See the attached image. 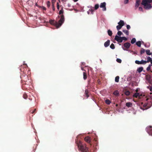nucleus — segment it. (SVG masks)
<instances>
[{"mask_svg": "<svg viewBox=\"0 0 152 152\" xmlns=\"http://www.w3.org/2000/svg\"><path fill=\"white\" fill-rule=\"evenodd\" d=\"M60 19L58 22V28L60 27L63 23L64 21V16L63 15H61L60 16Z\"/></svg>", "mask_w": 152, "mask_h": 152, "instance_id": "nucleus-3", "label": "nucleus"}, {"mask_svg": "<svg viewBox=\"0 0 152 152\" xmlns=\"http://www.w3.org/2000/svg\"><path fill=\"white\" fill-rule=\"evenodd\" d=\"M116 106H118V104H116Z\"/></svg>", "mask_w": 152, "mask_h": 152, "instance_id": "nucleus-58", "label": "nucleus"}, {"mask_svg": "<svg viewBox=\"0 0 152 152\" xmlns=\"http://www.w3.org/2000/svg\"><path fill=\"white\" fill-rule=\"evenodd\" d=\"M89 11L91 12V13L93 14V12H94V10L92 9H90Z\"/></svg>", "mask_w": 152, "mask_h": 152, "instance_id": "nucleus-44", "label": "nucleus"}, {"mask_svg": "<svg viewBox=\"0 0 152 152\" xmlns=\"http://www.w3.org/2000/svg\"><path fill=\"white\" fill-rule=\"evenodd\" d=\"M147 103H145L143 105V107H146L147 106Z\"/></svg>", "mask_w": 152, "mask_h": 152, "instance_id": "nucleus-48", "label": "nucleus"}, {"mask_svg": "<svg viewBox=\"0 0 152 152\" xmlns=\"http://www.w3.org/2000/svg\"><path fill=\"white\" fill-rule=\"evenodd\" d=\"M124 47L127 49H129L131 46V44L129 42H126L124 45Z\"/></svg>", "mask_w": 152, "mask_h": 152, "instance_id": "nucleus-12", "label": "nucleus"}, {"mask_svg": "<svg viewBox=\"0 0 152 152\" xmlns=\"http://www.w3.org/2000/svg\"><path fill=\"white\" fill-rule=\"evenodd\" d=\"M75 142L79 150L81 152H87L88 151V148L85 144H83L80 140H75Z\"/></svg>", "mask_w": 152, "mask_h": 152, "instance_id": "nucleus-1", "label": "nucleus"}, {"mask_svg": "<svg viewBox=\"0 0 152 152\" xmlns=\"http://www.w3.org/2000/svg\"><path fill=\"white\" fill-rule=\"evenodd\" d=\"M139 10L140 11H142V7H140L139 8Z\"/></svg>", "mask_w": 152, "mask_h": 152, "instance_id": "nucleus-52", "label": "nucleus"}, {"mask_svg": "<svg viewBox=\"0 0 152 152\" xmlns=\"http://www.w3.org/2000/svg\"><path fill=\"white\" fill-rule=\"evenodd\" d=\"M149 108V107L147 108H146V109H148V108Z\"/></svg>", "mask_w": 152, "mask_h": 152, "instance_id": "nucleus-59", "label": "nucleus"}, {"mask_svg": "<svg viewBox=\"0 0 152 152\" xmlns=\"http://www.w3.org/2000/svg\"><path fill=\"white\" fill-rule=\"evenodd\" d=\"M44 10H46V8L45 7H43V8H42Z\"/></svg>", "mask_w": 152, "mask_h": 152, "instance_id": "nucleus-53", "label": "nucleus"}, {"mask_svg": "<svg viewBox=\"0 0 152 152\" xmlns=\"http://www.w3.org/2000/svg\"><path fill=\"white\" fill-rule=\"evenodd\" d=\"M149 89L150 91H152V86L150 87Z\"/></svg>", "mask_w": 152, "mask_h": 152, "instance_id": "nucleus-51", "label": "nucleus"}, {"mask_svg": "<svg viewBox=\"0 0 152 152\" xmlns=\"http://www.w3.org/2000/svg\"><path fill=\"white\" fill-rule=\"evenodd\" d=\"M123 31L125 33L126 35H128L129 34V31L126 30H123Z\"/></svg>", "mask_w": 152, "mask_h": 152, "instance_id": "nucleus-31", "label": "nucleus"}, {"mask_svg": "<svg viewBox=\"0 0 152 152\" xmlns=\"http://www.w3.org/2000/svg\"><path fill=\"white\" fill-rule=\"evenodd\" d=\"M151 78H152V76L151 75Z\"/></svg>", "mask_w": 152, "mask_h": 152, "instance_id": "nucleus-62", "label": "nucleus"}, {"mask_svg": "<svg viewBox=\"0 0 152 152\" xmlns=\"http://www.w3.org/2000/svg\"><path fill=\"white\" fill-rule=\"evenodd\" d=\"M106 3L105 2L102 3L101 4L100 7L101 8H103V10L104 11H106Z\"/></svg>", "mask_w": 152, "mask_h": 152, "instance_id": "nucleus-11", "label": "nucleus"}, {"mask_svg": "<svg viewBox=\"0 0 152 152\" xmlns=\"http://www.w3.org/2000/svg\"><path fill=\"white\" fill-rule=\"evenodd\" d=\"M23 97L24 99H26L27 98L28 96L26 94H23Z\"/></svg>", "mask_w": 152, "mask_h": 152, "instance_id": "nucleus-39", "label": "nucleus"}, {"mask_svg": "<svg viewBox=\"0 0 152 152\" xmlns=\"http://www.w3.org/2000/svg\"><path fill=\"white\" fill-rule=\"evenodd\" d=\"M126 28H127L128 30L130 29L131 28L130 26V25H126Z\"/></svg>", "mask_w": 152, "mask_h": 152, "instance_id": "nucleus-45", "label": "nucleus"}, {"mask_svg": "<svg viewBox=\"0 0 152 152\" xmlns=\"http://www.w3.org/2000/svg\"><path fill=\"white\" fill-rule=\"evenodd\" d=\"M49 22L51 24L54 25L57 28H58V22H57L55 21L54 20H49Z\"/></svg>", "mask_w": 152, "mask_h": 152, "instance_id": "nucleus-9", "label": "nucleus"}, {"mask_svg": "<svg viewBox=\"0 0 152 152\" xmlns=\"http://www.w3.org/2000/svg\"><path fill=\"white\" fill-rule=\"evenodd\" d=\"M83 79L84 80H86L87 78V73L85 72H83Z\"/></svg>", "mask_w": 152, "mask_h": 152, "instance_id": "nucleus-19", "label": "nucleus"}, {"mask_svg": "<svg viewBox=\"0 0 152 152\" xmlns=\"http://www.w3.org/2000/svg\"><path fill=\"white\" fill-rule=\"evenodd\" d=\"M47 6L48 7H49L50 5V3L49 1H48L47 4Z\"/></svg>", "mask_w": 152, "mask_h": 152, "instance_id": "nucleus-41", "label": "nucleus"}, {"mask_svg": "<svg viewBox=\"0 0 152 152\" xmlns=\"http://www.w3.org/2000/svg\"><path fill=\"white\" fill-rule=\"evenodd\" d=\"M136 41V39L135 38H133L131 40V43L132 44H134Z\"/></svg>", "mask_w": 152, "mask_h": 152, "instance_id": "nucleus-27", "label": "nucleus"}, {"mask_svg": "<svg viewBox=\"0 0 152 152\" xmlns=\"http://www.w3.org/2000/svg\"><path fill=\"white\" fill-rule=\"evenodd\" d=\"M99 5L98 4L95 5L94 7V9L95 10H97L99 7Z\"/></svg>", "mask_w": 152, "mask_h": 152, "instance_id": "nucleus-37", "label": "nucleus"}, {"mask_svg": "<svg viewBox=\"0 0 152 152\" xmlns=\"http://www.w3.org/2000/svg\"><path fill=\"white\" fill-rule=\"evenodd\" d=\"M105 102L106 104H110L111 102L109 100L107 99L105 101Z\"/></svg>", "mask_w": 152, "mask_h": 152, "instance_id": "nucleus-32", "label": "nucleus"}, {"mask_svg": "<svg viewBox=\"0 0 152 152\" xmlns=\"http://www.w3.org/2000/svg\"><path fill=\"white\" fill-rule=\"evenodd\" d=\"M78 0H73L75 2H76Z\"/></svg>", "mask_w": 152, "mask_h": 152, "instance_id": "nucleus-54", "label": "nucleus"}, {"mask_svg": "<svg viewBox=\"0 0 152 152\" xmlns=\"http://www.w3.org/2000/svg\"><path fill=\"white\" fill-rule=\"evenodd\" d=\"M143 69V67H139V68H138L137 69V71L138 72L140 73L142 71Z\"/></svg>", "mask_w": 152, "mask_h": 152, "instance_id": "nucleus-22", "label": "nucleus"}, {"mask_svg": "<svg viewBox=\"0 0 152 152\" xmlns=\"http://www.w3.org/2000/svg\"><path fill=\"white\" fill-rule=\"evenodd\" d=\"M123 26H121V25H118L117 26H116V28L117 30L119 31L120 29Z\"/></svg>", "mask_w": 152, "mask_h": 152, "instance_id": "nucleus-26", "label": "nucleus"}, {"mask_svg": "<svg viewBox=\"0 0 152 152\" xmlns=\"http://www.w3.org/2000/svg\"><path fill=\"white\" fill-rule=\"evenodd\" d=\"M118 25H120L122 26H123L124 25V21L122 20H120V21L118 23Z\"/></svg>", "mask_w": 152, "mask_h": 152, "instance_id": "nucleus-17", "label": "nucleus"}, {"mask_svg": "<svg viewBox=\"0 0 152 152\" xmlns=\"http://www.w3.org/2000/svg\"><path fill=\"white\" fill-rule=\"evenodd\" d=\"M151 65H149V66L147 67V69H146V70L148 71H150H150L151 72H152V71H151L150 70H151Z\"/></svg>", "mask_w": 152, "mask_h": 152, "instance_id": "nucleus-29", "label": "nucleus"}, {"mask_svg": "<svg viewBox=\"0 0 152 152\" xmlns=\"http://www.w3.org/2000/svg\"><path fill=\"white\" fill-rule=\"evenodd\" d=\"M88 91L87 89H86L85 90V94L87 98L89 97V95L88 94Z\"/></svg>", "mask_w": 152, "mask_h": 152, "instance_id": "nucleus-20", "label": "nucleus"}, {"mask_svg": "<svg viewBox=\"0 0 152 152\" xmlns=\"http://www.w3.org/2000/svg\"><path fill=\"white\" fill-rule=\"evenodd\" d=\"M107 32L108 34L109 35V36H112L113 34L112 32V31H111L110 30H108L107 31Z\"/></svg>", "mask_w": 152, "mask_h": 152, "instance_id": "nucleus-25", "label": "nucleus"}, {"mask_svg": "<svg viewBox=\"0 0 152 152\" xmlns=\"http://www.w3.org/2000/svg\"><path fill=\"white\" fill-rule=\"evenodd\" d=\"M78 136H77L76 137V138H77V137H78Z\"/></svg>", "mask_w": 152, "mask_h": 152, "instance_id": "nucleus-60", "label": "nucleus"}, {"mask_svg": "<svg viewBox=\"0 0 152 152\" xmlns=\"http://www.w3.org/2000/svg\"><path fill=\"white\" fill-rule=\"evenodd\" d=\"M21 80L23 82H26L28 80V76L26 75V73L20 76Z\"/></svg>", "mask_w": 152, "mask_h": 152, "instance_id": "nucleus-4", "label": "nucleus"}, {"mask_svg": "<svg viewBox=\"0 0 152 152\" xmlns=\"http://www.w3.org/2000/svg\"><path fill=\"white\" fill-rule=\"evenodd\" d=\"M114 39L115 40L119 43H121L123 41L122 37H119L118 35L115 36Z\"/></svg>", "mask_w": 152, "mask_h": 152, "instance_id": "nucleus-8", "label": "nucleus"}, {"mask_svg": "<svg viewBox=\"0 0 152 152\" xmlns=\"http://www.w3.org/2000/svg\"><path fill=\"white\" fill-rule=\"evenodd\" d=\"M84 140L88 143H90L91 142V138L89 137H86L85 138Z\"/></svg>", "mask_w": 152, "mask_h": 152, "instance_id": "nucleus-13", "label": "nucleus"}, {"mask_svg": "<svg viewBox=\"0 0 152 152\" xmlns=\"http://www.w3.org/2000/svg\"><path fill=\"white\" fill-rule=\"evenodd\" d=\"M146 79L148 83L152 84V78H151V75H147L145 76Z\"/></svg>", "mask_w": 152, "mask_h": 152, "instance_id": "nucleus-6", "label": "nucleus"}, {"mask_svg": "<svg viewBox=\"0 0 152 152\" xmlns=\"http://www.w3.org/2000/svg\"><path fill=\"white\" fill-rule=\"evenodd\" d=\"M145 50L143 48H142L140 51V53L141 54H142L144 53L145 52Z\"/></svg>", "mask_w": 152, "mask_h": 152, "instance_id": "nucleus-34", "label": "nucleus"}, {"mask_svg": "<svg viewBox=\"0 0 152 152\" xmlns=\"http://www.w3.org/2000/svg\"><path fill=\"white\" fill-rule=\"evenodd\" d=\"M51 1H52V4H54L55 3V2L56 1V0H51Z\"/></svg>", "mask_w": 152, "mask_h": 152, "instance_id": "nucleus-49", "label": "nucleus"}, {"mask_svg": "<svg viewBox=\"0 0 152 152\" xmlns=\"http://www.w3.org/2000/svg\"><path fill=\"white\" fill-rule=\"evenodd\" d=\"M128 2H129V0H124V3L125 4L128 3Z\"/></svg>", "mask_w": 152, "mask_h": 152, "instance_id": "nucleus-47", "label": "nucleus"}, {"mask_svg": "<svg viewBox=\"0 0 152 152\" xmlns=\"http://www.w3.org/2000/svg\"><path fill=\"white\" fill-rule=\"evenodd\" d=\"M123 34L120 31H118L117 33V34L119 36H121Z\"/></svg>", "mask_w": 152, "mask_h": 152, "instance_id": "nucleus-38", "label": "nucleus"}, {"mask_svg": "<svg viewBox=\"0 0 152 152\" xmlns=\"http://www.w3.org/2000/svg\"><path fill=\"white\" fill-rule=\"evenodd\" d=\"M140 96V95L139 93H136L134 94V95H133V96L134 97L137 98V97Z\"/></svg>", "mask_w": 152, "mask_h": 152, "instance_id": "nucleus-18", "label": "nucleus"}, {"mask_svg": "<svg viewBox=\"0 0 152 152\" xmlns=\"http://www.w3.org/2000/svg\"><path fill=\"white\" fill-rule=\"evenodd\" d=\"M140 1L139 0H137L136 1V4H135V7L136 9L139 6V5H140Z\"/></svg>", "mask_w": 152, "mask_h": 152, "instance_id": "nucleus-15", "label": "nucleus"}, {"mask_svg": "<svg viewBox=\"0 0 152 152\" xmlns=\"http://www.w3.org/2000/svg\"><path fill=\"white\" fill-rule=\"evenodd\" d=\"M81 69H82V70H83V68L82 67H81Z\"/></svg>", "mask_w": 152, "mask_h": 152, "instance_id": "nucleus-56", "label": "nucleus"}, {"mask_svg": "<svg viewBox=\"0 0 152 152\" xmlns=\"http://www.w3.org/2000/svg\"><path fill=\"white\" fill-rule=\"evenodd\" d=\"M146 131L150 135L152 136V127L151 126H148L146 129Z\"/></svg>", "mask_w": 152, "mask_h": 152, "instance_id": "nucleus-7", "label": "nucleus"}, {"mask_svg": "<svg viewBox=\"0 0 152 152\" xmlns=\"http://www.w3.org/2000/svg\"><path fill=\"white\" fill-rule=\"evenodd\" d=\"M126 105L128 107H130L132 106V103L130 102H128L126 103Z\"/></svg>", "mask_w": 152, "mask_h": 152, "instance_id": "nucleus-16", "label": "nucleus"}, {"mask_svg": "<svg viewBox=\"0 0 152 152\" xmlns=\"http://www.w3.org/2000/svg\"><path fill=\"white\" fill-rule=\"evenodd\" d=\"M57 9L58 10H59V5L58 4V3H57Z\"/></svg>", "mask_w": 152, "mask_h": 152, "instance_id": "nucleus-46", "label": "nucleus"}, {"mask_svg": "<svg viewBox=\"0 0 152 152\" xmlns=\"http://www.w3.org/2000/svg\"><path fill=\"white\" fill-rule=\"evenodd\" d=\"M110 47L112 49H113L115 48V46L113 43H112L110 45Z\"/></svg>", "mask_w": 152, "mask_h": 152, "instance_id": "nucleus-36", "label": "nucleus"}, {"mask_svg": "<svg viewBox=\"0 0 152 152\" xmlns=\"http://www.w3.org/2000/svg\"><path fill=\"white\" fill-rule=\"evenodd\" d=\"M122 48L124 50H126V49H124V47H122Z\"/></svg>", "mask_w": 152, "mask_h": 152, "instance_id": "nucleus-55", "label": "nucleus"}, {"mask_svg": "<svg viewBox=\"0 0 152 152\" xmlns=\"http://www.w3.org/2000/svg\"><path fill=\"white\" fill-rule=\"evenodd\" d=\"M64 12V11L63 8H62L59 12V14L60 15H63V14Z\"/></svg>", "mask_w": 152, "mask_h": 152, "instance_id": "nucleus-35", "label": "nucleus"}, {"mask_svg": "<svg viewBox=\"0 0 152 152\" xmlns=\"http://www.w3.org/2000/svg\"><path fill=\"white\" fill-rule=\"evenodd\" d=\"M136 45L139 47H140L141 46V42L140 41H138L136 43Z\"/></svg>", "mask_w": 152, "mask_h": 152, "instance_id": "nucleus-24", "label": "nucleus"}, {"mask_svg": "<svg viewBox=\"0 0 152 152\" xmlns=\"http://www.w3.org/2000/svg\"><path fill=\"white\" fill-rule=\"evenodd\" d=\"M116 61L119 63H121V60L119 59V58H117V59H116Z\"/></svg>", "mask_w": 152, "mask_h": 152, "instance_id": "nucleus-40", "label": "nucleus"}, {"mask_svg": "<svg viewBox=\"0 0 152 152\" xmlns=\"http://www.w3.org/2000/svg\"><path fill=\"white\" fill-rule=\"evenodd\" d=\"M52 8L53 10V11H54L55 10V7L54 6V4H52Z\"/></svg>", "mask_w": 152, "mask_h": 152, "instance_id": "nucleus-43", "label": "nucleus"}, {"mask_svg": "<svg viewBox=\"0 0 152 152\" xmlns=\"http://www.w3.org/2000/svg\"><path fill=\"white\" fill-rule=\"evenodd\" d=\"M152 61V60L151 58L149 57L148 56L147 57V61H146V63H148L149 62H151V61Z\"/></svg>", "mask_w": 152, "mask_h": 152, "instance_id": "nucleus-21", "label": "nucleus"}, {"mask_svg": "<svg viewBox=\"0 0 152 152\" xmlns=\"http://www.w3.org/2000/svg\"><path fill=\"white\" fill-rule=\"evenodd\" d=\"M152 1V0H143L141 4L144 6L145 8L150 9L152 7V6L151 4L148 3H150Z\"/></svg>", "mask_w": 152, "mask_h": 152, "instance_id": "nucleus-2", "label": "nucleus"}, {"mask_svg": "<svg viewBox=\"0 0 152 152\" xmlns=\"http://www.w3.org/2000/svg\"><path fill=\"white\" fill-rule=\"evenodd\" d=\"M124 94L127 96H129L130 94V92L129 91H126L124 92Z\"/></svg>", "mask_w": 152, "mask_h": 152, "instance_id": "nucleus-23", "label": "nucleus"}, {"mask_svg": "<svg viewBox=\"0 0 152 152\" xmlns=\"http://www.w3.org/2000/svg\"><path fill=\"white\" fill-rule=\"evenodd\" d=\"M119 76H117L115 77V81L116 82H119Z\"/></svg>", "mask_w": 152, "mask_h": 152, "instance_id": "nucleus-30", "label": "nucleus"}, {"mask_svg": "<svg viewBox=\"0 0 152 152\" xmlns=\"http://www.w3.org/2000/svg\"><path fill=\"white\" fill-rule=\"evenodd\" d=\"M146 52L147 55H151V53L150 52V50H146Z\"/></svg>", "mask_w": 152, "mask_h": 152, "instance_id": "nucleus-28", "label": "nucleus"}, {"mask_svg": "<svg viewBox=\"0 0 152 152\" xmlns=\"http://www.w3.org/2000/svg\"><path fill=\"white\" fill-rule=\"evenodd\" d=\"M135 63L138 64H146V61H144L142 60L141 61L136 60Z\"/></svg>", "mask_w": 152, "mask_h": 152, "instance_id": "nucleus-10", "label": "nucleus"}, {"mask_svg": "<svg viewBox=\"0 0 152 152\" xmlns=\"http://www.w3.org/2000/svg\"><path fill=\"white\" fill-rule=\"evenodd\" d=\"M24 66H21L20 68L21 72H23L24 74L26 73V71L27 70L28 66L26 64L23 65Z\"/></svg>", "mask_w": 152, "mask_h": 152, "instance_id": "nucleus-5", "label": "nucleus"}, {"mask_svg": "<svg viewBox=\"0 0 152 152\" xmlns=\"http://www.w3.org/2000/svg\"><path fill=\"white\" fill-rule=\"evenodd\" d=\"M59 0V2H60V0Z\"/></svg>", "mask_w": 152, "mask_h": 152, "instance_id": "nucleus-61", "label": "nucleus"}, {"mask_svg": "<svg viewBox=\"0 0 152 152\" xmlns=\"http://www.w3.org/2000/svg\"><path fill=\"white\" fill-rule=\"evenodd\" d=\"M113 94L115 95L118 96L119 94V92L117 90H116L113 92Z\"/></svg>", "mask_w": 152, "mask_h": 152, "instance_id": "nucleus-33", "label": "nucleus"}, {"mask_svg": "<svg viewBox=\"0 0 152 152\" xmlns=\"http://www.w3.org/2000/svg\"><path fill=\"white\" fill-rule=\"evenodd\" d=\"M141 109H142L143 110H144V109H143L142 108V107H141Z\"/></svg>", "mask_w": 152, "mask_h": 152, "instance_id": "nucleus-57", "label": "nucleus"}, {"mask_svg": "<svg viewBox=\"0 0 152 152\" xmlns=\"http://www.w3.org/2000/svg\"><path fill=\"white\" fill-rule=\"evenodd\" d=\"M122 41L124 40H125V41H126L127 40V38L126 37H122Z\"/></svg>", "mask_w": 152, "mask_h": 152, "instance_id": "nucleus-42", "label": "nucleus"}, {"mask_svg": "<svg viewBox=\"0 0 152 152\" xmlns=\"http://www.w3.org/2000/svg\"><path fill=\"white\" fill-rule=\"evenodd\" d=\"M110 44V40H107V41L106 42L104 43V46L105 47H107Z\"/></svg>", "mask_w": 152, "mask_h": 152, "instance_id": "nucleus-14", "label": "nucleus"}, {"mask_svg": "<svg viewBox=\"0 0 152 152\" xmlns=\"http://www.w3.org/2000/svg\"><path fill=\"white\" fill-rule=\"evenodd\" d=\"M36 110V109H34V110H33L32 111V112H31V113H34L35 112V111Z\"/></svg>", "mask_w": 152, "mask_h": 152, "instance_id": "nucleus-50", "label": "nucleus"}]
</instances>
